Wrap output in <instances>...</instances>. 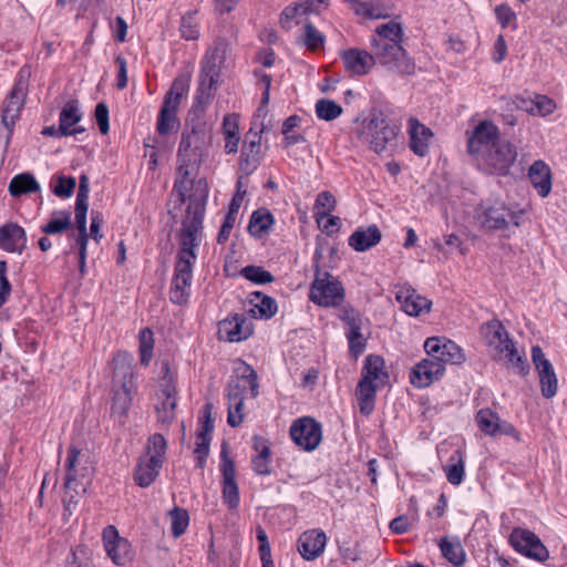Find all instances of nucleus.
<instances>
[{
	"label": "nucleus",
	"mask_w": 567,
	"mask_h": 567,
	"mask_svg": "<svg viewBox=\"0 0 567 567\" xmlns=\"http://www.w3.org/2000/svg\"><path fill=\"white\" fill-rule=\"evenodd\" d=\"M203 217L204 203H196L194 206H188L187 215L182 223L181 248L176 255L174 276L169 289L171 301L176 305L185 303L190 296L193 268L197 259L195 249L200 243Z\"/></svg>",
	"instance_id": "obj_1"
},
{
	"label": "nucleus",
	"mask_w": 567,
	"mask_h": 567,
	"mask_svg": "<svg viewBox=\"0 0 567 567\" xmlns=\"http://www.w3.org/2000/svg\"><path fill=\"white\" fill-rule=\"evenodd\" d=\"M213 131L202 117H190L183 130L177 150V168L174 189L185 203L199 166L208 156Z\"/></svg>",
	"instance_id": "obj_2"
},
{
	"label": "nucleus",
	"mask_w": 567,
	"mask_h": 567,
	"mask_svg": "<svg viewBox=\"0 0 567 567\" xmlns=\"http://www.w3.org/2000/svg\"><path fill=\"white\" fill-rule=\"evenodd\" d=\"M403 35V28L399 22L390 20L386 23H381L375 28V33L371 38V51L374 52L378 64L389 71L412 74L415 64L402 47Z\"/></svg>",
	"instance_id": "obj_3"
},
{
	"label": "nucleus",
	"mask_w": 567,
	"mask_h": 567,
	"mask_svg": "<svg viewBox=\"0 0 567 567\" xmlns=\"http://www.w3.org/2000/svg\"><path fill=\"white\" fill-rule=\"evenodd\" d=\"M355 123L357 137L379 154L394 144L400 132L399 125L379 109H372L364 118H357Z\"/></svg>",
	"instance_id": "obj_4"
},
{
	"label": "nucleus",
	"mask_w": 567,
	"mask_h": 567,
	"mask_svg": "<svg viewBox=\"0 0 567 567\" xmlns=\"http://www.w3.org/2000/svg\"><path fill=\"white\" fill-rule=\"evenodd\" d=\"M132 355L127 352H117L114 354L113 378H112V414L123 417L127 414L133 396L135 394V386L133 382V371L131 367Z\"/></svg>",
	"instance_id": "obj_5"
},
{
	"label": "nucleus",
	"mask_w": 567,
	"mask_h": 567,
	"mask_svg": "<svg viewBox=\"0 0 567 567\" xmlns=\"http://www.w3.org/2000/svg\"><path fill=\"white\" fill-rule=\"evenodd\" d=\"M485 336L495 360L504 362L507 368L514 369L520 374L528 372V364L524 355L517 351L501 321L488 322Z\"/></svg>",
	"instance_id": "obj_6"
},
{
	"label": "nucleus",
	"mask_w": 567,
	"mask_h": 567,
	"mask_svg": "<svg viewBox=\"0 0 567 567\" xmlns=\"http://www.w3.org/2000/svg\"><path fill=\"white\" fill-rule=\"evenodd\" d=\"M258 389V377L250 365H246L243 374L235 382L229 383L227 423L231 427L240 425L244 420L243 408L247 391L255 399L259 394Z\"/></svg>",
	"instance_id": "obj_7"
},
{
	"label": "nucleus",
	"mask_w": 567,
	"mask_h": 567,
	"mask_svg": "<svg viewBox=\"0 0 567 567\" xmlns=\"http://www.w3.org/2000/svg\"><path fill=\"white\" fill-rule=\"evenodd\" d=\"M167 443L162 434L148 439L146 454L141 456L134 471V481L141 487H148L158 476L164 462Z\"/></svg>",
	"instance_id": "obj_8"
},
{
	"label": "nucleus",
	"mask_w": 567,
	"mask_h": 567,
	"mask_svg": "<svg viewBox=\"0 0 567 567\" xmlns=\"http://www.w3.org/2000/svg\"><path fill=\"white\" fill-rule=\"evenodd\" d=\"M474 219L485 230H504L509 225H520V213L512 210L501 202H482L475 208Z\"/></svg>",
	"instance_id": "obj_9"
},
{
	"label": "nucleus",
	"mask_w": 567,
	"mask_h": 567,
	"mask_svg": "<svg viewBox=\"0 0 567 567\" xmlns=\"http://www.w3.org/2000/svg\"><path fill=\"white\" fill-rule=\"evenodd\" d=\"M517 146L509 141L499 140L475 163L485 174L506 176L517 159Z\"/></svg>",
	"instance_id": "obj_10"
},
{
	"label": "nucleus",
	"mask_w": 567,
	"mask_h": 567,
	"mask_svg": "<svg viewBox=\"0 0 567 567\" xmlns=\"http://www.w3.org/2000/svg\"><path fill=\"white\" fill-rule=\"evenodd\" d=\"M186 90L187 86L185 82L181 79H176L166 93L156 122V132L161 136H168L178 131L179 121L177 118V111Z\"/></svg>",
	"instance_id": "obj_11"
},
{
	"label": "nucleus",
	"mask_w": 567,
	"mask_h": 567,
	"mask_svg": "<svg viewBox=\"0 0 567 567\" xmlns=\"http://www.w3.org/2000/svg\"><path fill=\"white\" fill-rule=\"evenodd\" d=\"M346 297L342 284L328 271L317 270L310 286L309 299L320 307H338Z\"/></svg>",
	"instance_id": "obj_12"
},
{
	"label": "nucleus",
	"mask_w": 567,
	"mask_h": 567,
	"mask_svg": "<svg viewBox=\"0 0 567 567\" xmlns=\"http://www.w3.org/2000/svg\"><path fill=\"white\" fill-rule=\"evenodd\" d=\"M338 317L344 323L349 352L352 357L358 358L367 348L368 338L363 331L368 328L369 320L352 307L341 308Z\"/></svg>",
	"instance_id": "obj_13"
},
{
	"label": "nucleus",
	"mask_w": 567,
	"mask_h": 567,
	"mask_svg": "<svg viewBox=\"0 0 567 567\" xmlns=\"http://www.w3.org/2000/svg\"><path fill=\"white\" fill-rule=\"evenodd\" d=\"M30 76V69H21L17 83L14 84L9 97L3 103L1 122L8 131L6 136V144L9 142L12 127L16 123V120L19 117L20 111L24 104L29 90Z\"/></svg>",
	"instance_id": "obj_14"
},
{
	"label": "nucleus",
	"mask_w": 567,
	"mask_h": 567,
	"mask_svg": "<svg viewBox=\"0 0 567 567\" xmlns=\"http://www.w3.org/2000/svg\"><path fill=\"white\" fill-rule=\"evenodd\" d=\"M465 134L467 153L475 162L501 140L499 128L491 120L478 122L473 130H467Z\"/></svg>",
	"instance_id": "obj_15"
},
{
	"label": "nucleus",
	"mask_w": 567,
	"mask_h": 567,
	"mask_svg": "<svg viewBox=\"0 0 567 567\" xmlns=\"http://www.w3.org/2000/svg\"><path fill=\"white\" fill-rule=\"evenodd\" d=\"M290 437L301 450L311 452L322 440L321 424L310 416L297 419L290 426Z\"/></svg>",
	"instance_id": "obj_16"
},
{
	"label": "nucleus",
	"mask_w": 567,
	"mask_h": 567,
	"mask_svg": "<svg viewBox=\"0 0 567 567\" xmlns=\"http://www.w3.org/2000/svg\"><path fill=\"white\" fill-rule=\"evenodd\" d=\"M89 203L87 200L76 199L75 200V225L78 228V233H72L70 235V249L68 254H71L74 249L78 251L79 259V269L82 275L85 272V260H86V249H87V231H86V214H87Z\"/></svg>",
	"instance_id": "obj_17"
},
{
	"label": "nucleus",
	"mask_w": 567,
	"mask_h": 567,
	"mask_svg": "<svg viewBox=\"0 0 567 567\" xmlns=\"http://www.w3.org/2000/svg\"><path fill=\"white\" fill-rule=\"evenodd\" d=\"M509 543L516 551L537 561L543 563L549 557L539 537L528 529L515 528L509 535Z\"/></svg>",
	"instance_id": "obj_18"
},
{
	"label": "nucleus",
	"mask_w": 567,
	"mask_h": 567,
	"mask_svg": "<svg viewBox=\"0 0 567 567\" xmlns=\"http://www.w3.org/2000/svg\"><path fill=\"white\" fill-rule=\"evenodd\" d=\"M532 360L538 372L543 396L546 399L554 398L558 389L557 375L553 364L548 359H546L539 346H534L532 348Z\"/></svg>",
	"instance_id": "obj_19"
},
{
	"label": "nucleus",
	"mask_w": 567,
	"mask_h": 567,
	"mask_svg": "<svg viewBox=\"0 0 567 567\" xmlns=\"http://www.w3.org/2000/svg\"><path fill=\"white\" fill-rule=\"evenodd\" d=\"M424 350L427 355H433L437 361L443 363L461 364L465 360V355L460 346L455 342L442 338H427L424 342Z\"/></svg>",
	"instance_id": "obj_20"
},
{
	"label": "nucleus",
	"mask_w": 567,
	"mask_h": 567,
	"mask_svg": "<svg viewBox=\"0 0 567 567\" xmlns=\"http://www.w3.org/2000/svg\"><path fill=\"white\" fill-rule=\"evenodd\" d=\"M444 372L443 363L433 355H427L411 369L410 382L419 389L427 388L435 381H439Z\"/></svg>",
	"instance_id": "obj_21"
},
{
	"label": "nucleus",
	"mask_w": 567,
	"mask_h": 567,
	"mask_svg": "<svg viewBox=\"0 0 567 567\" xmlns=\"http://www.w3.org/2000/svg\"><path fill=\"white\" fill-rule=\"evenodd\" d=\"M476 422L480 430L489 436L508 435L519 441V433L507 421L502 420L491 409H482L476 413Z\"/></svg>",
	"instance_id": "obj_22"
},
{
	"label": "nucleus",
	"mask_w": 567,
	"mask_h": 567,
	"mask_svg": "<svg viewBox=\"0 0 567 567\" xmlns=\"http://www.w3.org/2000/svg\"><path fill=\"white\" fill-rule=\"evenodd\" d=\"M103 543L107 556L115 565L124 566L131 560V544L118 535L115 526L109 525L103 529Z\"/></svg>",
	"instance_id": "obj_23"
},
{
	"label": "nucleus",
	"mask_w": 567,
	"mask_h": 567,
	"mask_svg": "<svg viewBox=\"0 0 567 567\" xmlns=\"http://www.w3.org/2000/svg\"><path fill=\"white\" fill-rule=\"evenodd\" d=\"M261 131L250 130L245 135V141L241 147V155L239 167L240 171L246 174H252L261 163Z\"/></svg>",
	"instance_id": "obj_24"
},
{
	"label": "nucleus",
	"mask_w": 567,
	"mask_h": 567,
	"mask_svg": "<svg viewBox=\"0 0 567 567\" xmlns=\"http://www.w3.org/2000/svg\"><path fill=\"white\" fill-rule=\"evenodd\" d=\"M220 471L223 475V499L230 508L235 509L239 505V489L236 483V468L231 458L228 457L225 450L221 451Z\"/></svg>",
	"instance_id": "obj_25"
},
{
	"label": "nucleus",
	"mask_w": 567,
	"mask_h": 567,
	"mask_svg": "<svg viewBox=\"0 0 567 567\" xmlns=\"http://www.w3.org/2000/svg\"><path fill=\"white\" fill-rule=\"evenodd\" d=\"M227 47L223 42L215 43L209 48L202 61L200 79L208 82H217L220 75V70L226 58Z\"/></svg>",
	"instance_id": "obj_26"
},
{
	"label": "nucleus",
	"mask_w": 567,
	"mask_h": 567,
	"mask_svg": "<svg viewBox=\"0 0 567 567\" xmlns=\"http://www.w3.org/2000/svg\"><path fill=\"white\" fill-rule=\"evenodd\" d=\"M66 476L65 486L71 488L78 477H85L91 474L92 466L87 454L71 446L65 461Z\"/></svg>",
	"instance_id": "obj_27"
},
{
	"label": "nucleus",
	"mask_w": 567,
	"mask_h": 567,
	"mask_svg": "<svg viewBox=\"0 0 567 567\" xmlns=\"http://www.w3.org/2000/svg\"><path fill=\"white\" fill-rule=\"evenodd\" d=\"M251 333L252 329L244 316L235 315L219 322V338L226 341L239 342L249 338Z\"/></svg>",
	"instance_id": "obj_28"
},
{
	"label": "nucleus",
	"mask_w": 567,
	"mask_h": 567,
	"mask_svg": "<svg viewBox=\"0 0 567 567\" xmlns=\"http://www.w3.org/2000/svg\"><path fill=\"white\" fill-rule=\"evenodd\" d=\"M346 70L353 75L367 74L373 64H378L374 52L371 53L360 49H349L342 53Z\"/></svg>",
	"instance_id": "obj_29"
},
{
	"label": "nucleus",
	"mask_w": 567,
	"mask_h": 567,
	"mask_svg": "<svg viewBox=\"0 0 567 567\" xmlns=\"http://www.w3.org/2000/svg\"><path fill=\"white\" fill-rule=\"evenodd\" d=\"M82 117L83 113L80 110L79 101H68L60 112L59 132L68 136L83 133L85 128L82 126H76V124L82 120Z\"/></svg>",
	"instance_id": "obj_30"
},
{
	"label": "nucleus",
	"mask_w": 567,
	"mask_h": 567,
	"mask_svg": "<svg viewBox=\"0 0 567 567\" xmlns=\"http://www.w3.org/2000/svg\"><path fill=\"white\" fill-rule=\"evenodd\" d=\"M408 132L410 136V148L417 156H425L429 153L430 142L433 137L432 131L420 123L415 117L408 121Z\"/></svg>",
	"instance_id": "obj_31"
},
{
	"label": "nucleus",
	"mask_w": 567,
	"mask_h": 567,
	"mask_svg": "<svg viewBox=\"0 0 567 567\" xmlns=\"http://www.w3.org/2000/svg\"><path fill=\"white\" fill-rule=\"evenodd\" d=\"M326 543L327 537L322 530H307L298 539V550L305 559L313 560L322 554Z\"/></svg>",
	"instance_id": "obj_32"
},
{
	"label": "nucleus",
	"mask_w": 567,
	"mask_h": 567,
	"mask_svg": "<svg viewBox=\"0 0 567 567\" xmlns=\"http://www.w3.org/2000/svg\"><path fill=\"white\" fill-rule=\"evenodd\" d=\"M396 299L401 303L404 312L412 317L431 310L432 302L427 298L416 293L413 289H401L396 293Z\"/></svg>",
	"instance_id": "obj_33"
},
{
	"label": "nucleus",
	"mask_w": 567,
	"mask_h": 567,
	"mask_svg": "<svg viewBox=\"0 0 567 567\" xmlns=\"http://www.w3.org/2000/svg\"><path fill=\"white\" fill-rule=\"evenodd\" d=\"M388 380V373L384 370V360L380 355L370 354L365 358L362 368V378L369 384L382 388Z\"/></svg>",
	"instance_id": "obj_34"
},
{
	"label": "nucleus",
	"mask_w": 567,
	"mask_h": 567,
	"mask_svg": "<svg viewBox=\"0 0 567 567\" xmlns=\"http://www.w3.org/2000/svg\"><path fill=\"white\" fill-rule=\"evenodd\" d=\"M382 238V234L377 225L367 228L359 227L349 237V246L355 251H367L377 246Z\"/></svg>",
	"instance_id": "obj_35"
},
{
	"label": "nucleus",
	"mask_w": 567,
	"mask_h": 567,
	"mask_svg": "<svg viewBox=\"0 0 567 567\" xmlns=\"http://www.w3.org/2000/svg\"><path fill=\"white\" fill-rule=\"evenodd\" d=\"M25 244V233L19 225L9 223L0 228V247L2 249L21 252Z\"/></svg>",
	"instance_id": "obj_36"
},
{
	"label": "nucleus",
	"mask_w": 567,
	"mask_h": 567,
	"mask_svg": "<svg viewBox=\"0 0 567 567\" xmlns=\"http://www.w3.org/2000/svg\"><path fill=\"white\" fill-rule=\"evenodd\" d=\"M528 177L540 197H546L551 190V175L548 165L543 161H536L528 171Z\"/></svg>",
	"instance_id": "obj_37"
},
{
	"label": "nucleus",
	"mask_w": 567,
	"mask_h": 567,
	"mask_svg": "<svg viewBox=\"0 0 567 567\" xmlns=\"http://www.w3.org/2000/svg\"><path fill=\"white\" fill-rule=\"evenodd\" d=\"M249 303V313L256 319H270L278 310L276 300L260 291L250 293Z\"/></svg>",
	"instance_id": "obj_38"
},
{
	"label": "nucleus",
	"mask_w": 567,
	"mask_h": 567,
	"mask_svg": "<svg viewBox=\"0 0 567 567\" xmlns=\"http://www.w3.org/2000/svg\"><path fill=\"white\" fill-rule=\"evenodd\" d=\"M254 450L256 455L251 458V467L257 475H269L271 473V452L266 440L255 436Z\"/></svg>",
	"instance_id": "obj_39"
},
{
	"label": "nucleus",
	"mask_w": 567,
	"mask_h": 567,
	"mask_svg": "<svg viewBox=\"0 0 567 567\" xmlns=\"http://www.w3.org/2000/svg\"><path fill=\"white\" fill-rule=\"evenodd\" d=\"M223 134L225 137V152L233 154L238 151L239 145V124L236 114H228L223 121Z\"/></svg>",
	"instance_id": "obj_40"
},
{
	"label": "nucleus",
	"mask_w": 567,
	"mask_h": 567,
	"mask_svg": "<svg viewBox=\"0 0 567 567\" xmlns=\"http://www.w3.org/2000/svg\"><path fill=\"white\" fill-rule=\"evenodd\" d=\"M379 386L369 384L365 381H359L357 385L355 395L358 399V405L360 413L368 416L370 415L375 405V394Z\"/></svg>",
	"instance_id": "obj_41"
},
{
	"label": "nucleus",
	"mask_w": 567,
	"mask_h": 567,
	"mask_svg": "<svg viewBox=\"0 0 567 567\" xmlns=\"http://www.w3.org/2000/svg\"><path fill=\"white\" fill-rule=\"evenodd\" d=\"M352 8L358 16H362L367 19L389 17V9L381 0H354Z\"/></svg>",
	"instance_id": "obj_42"
},
{
	"label": "nucleus",
	"mask_w": 567,
	"mask_h": 567,
	"mask_svg": "<svg viewBox=\"0 0 567 567\" xmlns=\"http://www.w3.org/2000/svg\"><path fill=\"white\" fill-rule=\"evenodd\" d=\"M275 219L270 212L267 209H258L254 212L250 217L248 231L251 236L260 238L269 231Z\"/></svg>",
	"instance_id": "obj_43"
},
{
	"label": "nucleus",
	"mask_w": 567,
	"mask_h": 567,
	"mask_svg": "<svg viewBox=\"0 0 567 567\" xmlns=\"http://www.w3.org/2000/svg\"><path fill=\"white\" fill-rule=\"evenodd\" d=\"M8 190L14 198L35 193V177L30 173H21L10 181Z\"/></svg>",
	"instance_id": "obj_44"
},
{
	"label": "nucleus",
	"mask_w": 567,
	"mask_h": 567,
	"mask_svg": "<svg viewBox=\"0 0 567 567\" xmlns=\"http://www.w3.org/2000/svg\"><path fill=\"white\" fill-rule=\"evenodd\" d=\"M446 480L452 485H460L464 478V455L460 450L454 451L444 467Z\"/></svg>",
	"instance_id": "obj_45"
},
{
	"label": "nucleus",
	"mask_w": 567,
	"mask_h": 567,
	"mask_svg": "<svg viewBox=\"0 0 567 567\" xmlns=\"http://www.w3.org/2000/svg\"><path fill=\"white\" fill-rule=\"evenodd\" d=\"M217 82H208L205 79L199 78V86L197 90V94L194 100L193 105V117L199 116L197 112L202 113L207 107V105L210 103L213 97V90L215 87Z\"/></svg>",
	"instance_id": "obj_46"
},
{
	"label": "nucleus",
	"mask_w": 567,
	"mask_h": 567,
	"mask_svg": "<svg viewBox=\"0 0 567 567\" xmlns=\"http://www.w3.org/2000/svg\"><path fill=\"white\" fill-rule=\"evenodd\" d=\"M308 12L301 0L288 6L280 14V24L284 29H291L295 24L300 23V19L307 16Z\"/></svg>",
	"instance_id": "obj_47"
},
{
	"label": "nucleus",
	"mask_w": 567,
	"mask_h": 567,
	"mask_svg": "<svg viewBox=\"0 0 567 567\" xmlns=\"http://www.w3.org/2000/svg\"><path fill=\"white\" fill-rule=\"evenodd\" d=\"M442 555L454 566L460 567L464 564L465 553L460 542H450L442 539L440 543Z\"/></svg>",
	"instance_id": "obj_48"
},
{
	"label": "nucleus",
	"mask_w": 567,
	"mask_h": 567,
	"mask_svg": "<svg viewBox=\"0 0 567 567\" xmlns=\"http://www.w3.org/2000/svg\"><path fill=\"white\" fill-rule=\"evenodd\" d=\"M141 364L147 367L153 357L154 338L150 328H143L138 333Z\"/></svg>",
	"instance_id": "obj_49"
},
{
	"label": "nucleus",
	"mask_w": 567,
	"mask_h": 567,
	"mask_svg": "<svg viewBox=\"0 0 567 567\" xmlns=\"http://www.w3.org/2000/svg\"><path fill=\"white\" fill-rule=\"evenodd\" d=\"M342 107L332 100L321 99L316 103V115L323 121H333L342 114Z\"/></svg>",
	"instance_id": "obj_50"
},
{
	"label": "nucleus",
	"mask_w": 567,
	"mask_h": 567,
	"mask_svg": "<svg viewBox=\"0 0 567 567\" xmlns=\"http://www.w3.org/2000/svg\"><path fill=\"white\" fill-rule=\"evenodd\" d=\"M171 530L174 537L182 536L189 524V515L186 509L175 507L169 512Z\"/></svg>",
	"instance_id": "obj_51"
},
{
	"label": "nucleus",
	"mask_w": 567,
	"mask_h": 567,
	"mask_svg": "<svg viewBox=\"0 0 567 567\" xmlns=\"http://www.w3.org/2000/svg\"><path fill=\"white\" fill-rule=\"evenodd\" d=\"M240 275L245 279H247L256 285L270 284L275 280V277L272 276L271 272H269L268 270L264 269L260 266H254V265L244 267L240 270Z\"/></svg>",
	"instance_id": "obj_52"
},
{
	"label": "nucleus",
	"mask_w": 567,
	"mask_h": 567,
	"mask_svg": "<svg viewBox=\"0 0 567 567\" xmlns=\"http://www.w3.org/2000/svg\"><path fill=\"white\" fill-rule=\"evenodd\" d=\"M71 225V214L66 210L56 212L51 220L42 227L45 234H60L66 230Z\"/></svg>",
	"instance_id": "obj_53"
},
{
	"label": "nucleus",
	"mask_w": 567,
	"mask_h": 567,
	"mask_svg": "<svg viewBox=\"0 0 567 567\" xmlns=\"http://www.w3.org/2000/svg\"><path fill=\"white\" fill-rule=\"evenodd\" d=\"M336 208V198L329 192H321L316 198L315 209L318 224H321L323 216L331 213Z\"/></svg>",
	"instance_id": "obj_54"
},
{
	"label": "nucleus",
	"mask_w": 567,
	"mask_h": 567,
	"mask_svg": "<svg viewBox=\"0 0 567 567\" xmlns=\"http://www.w3.org/2000/svg\"><path fill=\"white\" fill-rule=\"evenodd\" d=\"M556 109L555 102L546 95H536L532 101V107L527 111L533 115L546 116L551 114Z\"/></svg>",
	"instance_id": "obj_55"
},
{
	"label": "nucleus",
	"mask_w": 567,
	"mask_h": 567,
	"mask_svg": "<svg viewBox=\"0 0 567 567\" xmlns=\"http://www.w3.org/2000/svg\"><path fill=\"white\" fill-rule=\"evenodd\" d=\"M181 33L186 40H196L199 37V25L195 13H187L182 17Z\"/></svg>",
	"instance_id": "obj_56"
},
{
	"label": "nucleus",
	"mask_w": 567,
	"mask_h": 567,
	"mask_svg": "<svg viewBox=\"0 0 567 567\" xmlns=\"http://www.w3.org/2000/svg\"><path fill=\"white\" fill-rule=\"evenodd\" d=\"M303 42L308 49L317 50L322 47L324 37L312 23H307L305 25Z\"/></svg>",
	"instance_id": "obj_57"
},
{
	"label": "nucleus",
	"mask_w": 567,
	"mask_h": 567,
	"mask_svg": "<svg viewBox=\"0 0 567 567\" xmlns=\"http://www.w3.org/2000/svg\"><path fill=\"white\" fill-rule=\"evenodd\" d=\"M76 182L73 177H59L53 185V193L62 198L70 197L75 188Z\"/></svg>",
	"instance_id": "obj_58"
},
{
	"label": "nucleus",
	"mask_w": 567,
	"mask_h": 567,
	"mask_svg": "<svg viewBox=\"0 0 567 567\" xmlns=\"http://www.w3.org/2000/svg\"><path fill=\"white\" fill-rule=\"evenodd\" d=\"M176 400H164L156 408L157 420L163 424H169L175 417Z\"/></svg>",
	"instance_id": "obj_59"
},
{
	"label": "nucleus",
	"mask_w": 567,
	"mask_h": 567,
	"mask_svg": "<svg viewBox=\"0 0 567 567\" xmlns=\"http://www.w3.org/2000/svg\"><path fill=\"white\" fill-rule=\"evenodd\" d=\"M210 436L207 433H197L196 447L194 453L197 457L198 466H203L204 460L209 451Z\"/></svg>",
	"instance_id": "obj_60"
},
{
	"label": "nucleus",
	"mask_w": 567,
	"mask_h": 567,
	"mask_svg": "<svg viewBox=\"0 0 567 567\" xmlns=\"http://www.w3.org/2000/svg\"><path fill=\"white\" fill-rule=\"evenodd\" d=\"M94 115H95V120H96V123L99 125V128H100V132L102 134H106L110 130V124H109V107L105 103H99L96 106H95V112H94Z\"/></svg>",
	"instance_id": "obj_61"
},
{
	"label": "nucleus",
	"mask_w": 567,
	"mask_h": 567,
	"mask_svg": "<svg viewBox=\"0 0 567 567\" xmlns=\"http://www.w3.org/2000/svg\"><path fill=\"white\" fill-rule=\"evenodd\" d=\"M495 14L502 28H507L512 22L516 20L515 12L507 4H501L496 7Z\"/></svg>",
	"instance_id": "obj_62"
},
{
	"label": "nucleus",
	"mask_w": 567,
	"mask_h": 567,
	"mask_svg": "<svg viewBox=\"0 0 567 567\" xmlns=\"http://www.w3.org/2000/svg\"><path fill=\"white\" fill-rule=\"evenodd\" d=\"M117 65V82L116 86L118 90H124L127 86V62L124 56L116 55L114 59Z\"/></svg>",
	"instance_id": "obj_63"
},
{
	"label": "nucleus",
	"mask_w": 567,
	"mask_h": 567,
	"mask_svg": "<svg viewBox=\"0 0 567 567\" xmlns=\"http://www.w3.org/2000/svg\"><path fill=\"white\" fill-rule=\"evenodd\" d=\"M235 223H236V217L233 216V213H228L225 216L224 223H223L221 228L217 236V241L219 244L227 241V239L229 238L230 231L235 226Z\"/></svg>",
	"instance_id": "obj_64"
}]
</instances>
